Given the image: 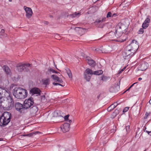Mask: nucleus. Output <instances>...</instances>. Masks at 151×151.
Masks as SVG:
<instances>
[{
    "label": "nucleus",
    "mask_w": 151,
    "mask_h": 151,
    "mask_svg": "<svg viewBox=\"0 0 151 151\" xmlns=\"http://www.w3.org/2000/svg\"><path fill=\"white\" fill-rule=\"evenodd\" d=\"M59 113L60 111H54L53 113V116L57 118L60 117L63 118V117L60 115V114H59Z\"/></svg>",
    "instance_id": "obj_20"
},
{
    "label": "nucleus",
    "mask_w": 151,
    "mask_h": 151,
    "mask_svg": "<svg viewBox=\"0 0 151 151\" xmlns=\"http://www.w3.org/2000/svg\"><path fill=\"white\" fill-rule=\"evenodd\" d=\"M3 68L4 69L7 75H10L11 74L10 70L8 66L5 65L3 67Z\"/></svg>",
    "instance_id": "obj_19"
},
{
    "label": "nucleus",
    "mask_w": 151,
    "mask_h": 151,
    "mask_svg": "<svg viewBox=\"0 0 151 151\" xmlns=\"http://www.w3.org/2000/svg\"><path fill=\"white\" fill-rule=\"evenodd\" d=\"M15 107L16 109L19 112H21L24 108L23 105L19 103H16L15 105Z\"/></svg>",
    "instance_id": "obj_13"
},
{
    "label": "nucleus",
    "mask_w": 151,
    "mask_h": 151,
    "mask_svg": "<svg viewBox=\"0 0 151 151\" xmlns=\"http://www.w3.org/2000/svg\"><path fill=\"white\" fill-rule=\"evenodd\" d=\"M51 78L53 81L55 82H57L59 83H62L63 81L61 79L58 77L57 75L53 74L51 75Z\"/></svg>",
    "instance_id": "obj_14"
},
{
    "label": "nucleus",
    "mask_w": 151,
    "mask_h": 151,
    "mask_svg": "<svg viewBox=\"0 0 151 151\" xmlns=\"http://www.w3.org/2000/svg\"><path fill=\"white\" fill-rule=\"evenodd\" d=\"M114 106L113 105L111 104L110 106H109L107 109V110L108 111H111L114 108Z\"/></svg>",
    "instance_id": "obj_29"
},
{
    "label": "nucleus",
    "mask_w": 151,
    "mask_h": 151,
    "mask_svg": "<svg viewBox=\"0 0 151 151\" xmlns=\"http://www.w3.org/2000/svg\"><path fill=\"white\" fill-rule=\"evenodd\" d=\"M6 107L8 110L12 109L13 107L14 103L13 99L10 96L7 97L6 101Z\"/></svg>",
    "instance_id": "obj_6"
},
{
    "label": "nucleus",
    "mask_w": 151,
    "mask_h": 151,
    "mask_svg": "<svg viewBox=\"0 0 151 151\" xmlns=\"http://www.w3.org/2000/svg\"><path fill=\"white\" fill-rule=\"evenodd\" d=\"M33 99L32 98L25 100L24 103L23 107L27 109L30 108L34 104Z\"/></svg>",
    "instance_id": "obj_5"
},
{
    "label": "nucleus",
    "mask_w": 151,
    "mask_h": 151,
    "mask_svg": "<svg viewBox=\"0 0 151 151\" xmlns=\"http://www.w3.org/2000/svg\"><path fill=\"white\" fill-rule=\"evenodd\" d=\"M139 47L137 41L133 40L131 43L127 46L123 53L124 58L125 59H128L131 58L136 52Z\"/></svg>",
    "instance_id": "obj_1"
},
{
    "label": "nucleus",
    "mask_w": 151,
    "mask_h": 151,
    "mask_svg": "<svg viewBox=\"0 0 151 151\" xmlns=\"http://www.w3.org/2000/svg\"><path fill=\"white\" fill-rule=\"evenodd\" d=\"M86 60L88 64L91 66L94 67L96 65V63L94 61L92 60L90 57H86Z\"/></svg>",
    "instance_id": "obj_12"
},
{
    "label": "nucleus",
    "mask_w": 151,
    "mask_h": 151,
    "mask_svg": "<svg viewBox=\"0 0 151 151\" xmlns=\"http://www.w3.org/2000/svg\"><path fill=\"white\" fill-rule=\"evenodd\" d=\"M30 65L29 64L19 63L17 66V70L19 71H22L23 70L27 71V68L29 67Z\"/></svg>",
    "instance_id": "obj_8"
},
{
    "label": "nucleus",
    "mask_w": 151,
    "mask_h": 151,
    "mask_svg": "<svg viewBox=\"0 0 151 151\" xmlns=\"http://www.w3.org/2000/svg\"><path fill=\"white\" fill-rule=\"evenodd\" d=\"M75 29L76 30H78L79 31H81L82 30H83V29H82L81 28H80L78 27H76L75 28Z\"/></svg>",
    "instance_id": "obj_34"
},
{
    "label": "nucleus",
    "mask_w": 151,
    "mask_h": 151,
    "mask_svg": "<svg viewBox=\"0 0 151 151\" xmlns=\"http://www.w3.org/2000/svg\"><path fill=\"white\" fill-rule=\"evenodd\" d=\"M69 116V115H68L66 116H65L64 117V119L67 121V120H68V117Z\"/></svg>",
    "instance_id": "obj_36"
},
{
    "label": "nucleus",
    "mask_w": 151,
    "mask_h": 151,
    "mask_svg": "<svg viewBox=\"0 0 151 151\" xmlns=\"http://www.w3.org/2000/svg\"><path fill=\"white\" fill-rule=\"evenodd\" d=\"M142 78H138V80L139 81H141V80H142Z\"/></svg>",
    "instance_id": "obj_45"
},
{
    "label": "nucleus",
    "mask_w": 151,
    "mask_h": 151,
    "mask_svg": "<svg viewBox=\"0 0 151 151\" xmlns=\"http://www.w3.org/2000/svg\"><path fill=\"white\" fill-rule=\"evenodd\" d=\"M48 22H46V24H48Z\"/></svg>",
    "instance_id": "obj_52"
},
{
    "label": "nucleus",
    "mask_w": 151,
    "mask_h": 151,
    "mask_svg": "<svg viewBox=\"0 0 151 151\" xmlns=\"http://www.w3.org/2000/svg\"><path fill=\"white\" fill-rule=\"evenodd\" d=\"M11 118V114L8 112H5L0 118V126L4 127L10 121Z\"/></svg>",
    "instance_id": "obj_4"
},
{
    "label": "nucleus",
    "mask_w": 151,
    "mask_h": 151,
    "mask_svg": "<svg viewBox=\"0 0 151 151\" xmlns=\"http://www.w3.org/2000/svg\"><path fill=\"white\" fill-rule=\"evenodd\" d=\"M126 68V67H124L123 68V69H124V70H125V69Z\"/></svg>",
    "instance_id": "obj_48"
},
{
    "label": "nucleus",
    "mask_w": 151,
    "mask_h": 151,
    "mask_svg": "<svg viewBox=\"0 0 151 151\" xmlns=\"http://www.w3.org/2000/svg\"><path fill=\"white\" fill-rule=\"evenodd\" d=\"M24 9L26 13V17L27 18L29 19L32 16L33 12L32 9L26 6L24 7Z\"/></svg>",
    "instance_id": "obj_9"
},
{
    "label": "nucleus",
    "mask_w": 151,
    "mask_h": 151,
    "mask_svg": "<svg viewBox=\"0 0 151 151\" xmlns=\"http://www.w3.org/2000/svg\"><path fill=\"white\" fill-rule=\"evenodd\" d=\"M123 72V71H122V70H120L119 71L118 73L119 74H120L122 72Z\"/></svg>",
    "instance_id": "obj_44"
},
{
    "label": "nucleus",
    "mask_w": 151,
    "mask_h": 151,
    "mask_svg": "<svg viewBox=\"0 0 151 151\" xmlns=\"http://www.w3.org/2000/svg\"><path fill=\"white\" fill-rule=\"evenodd\" d=\"M130 129V126H127L126 127V130L127 131V132H128V131H129Z\"/></svg>",
    "instance_id": "obj_37"
},
{
    "label": "nucleus",
    "mask_w": 151,
    "mask_h": 151,
    "mask_svg": "<svg viewBox=\"0 0 151 151\" xmlns=\"http://www.w3.org/2000/svg\"><path fill=\"white\" fill-rule=\"evenodd\" d=\"M5 30L2 29L0 31V36H2L4 37H6L7 36V35L5 33Z\"/></svg>",
    "instance_id": "obj_24"
},
{
    "label": "nucleus",
    "mask_w": 151,
    "mask_h": 151,
    "mask_svg": "<svg viewBox=\"0 0 151 151\" xmlns=\"http://www.w3.org/2000/svg\"><path fill=\"white\" fill-rule=\"evenodd\" d=\"M112 104L114 106V108H115L116 106H117V105L118 104L117 102H116L114 103L113 104Z\"/></svg>",
    "instance_id": "obj_39"
},
{
    "label": "nucleus",
    "mask_w": 151,
    "mask_h": 151,
    "mask_svg": "<svg viewBox=\"0 0 151 151\" xmlns=\"http://www.w3.org/2000/svg\"><path fill=\"white\" fill-rule=\"evenodd\" d=\"M149 103L151 104V99L149 101Z\"/></svg>",
    "instance_id": "obj_47"
},
{
    "label": "nucleus",
    "mask_w": 151,
    "mask_h": 151,
    "mask_svg": "<svg viewBox=\"0 0 151 151\" xmlns=\"http://www.w3.org/2000/svg\"><path fill=\"white\" fill-rule=\"evenodd\" d=\"M107 78L106 76H103L101 77L100 80L103 81H106L107 80Z\"/></svg>",
    "instance_id": "obj_30"
},
{
    "label": "nucleus",
    "mask_w": 151,
    "mask_h": 151,
    "mask_svg": "<svg viewBox=\"0 0 151 151\" xmlns=\"http://www.w3.org/2000/svg\"><path fill=\"white\" fill-rule=\"evenodd\" d=\"M150 114L149 113H146L145 114V115L144 116V119H146L147 118L148 116Z\"/></svg>",
    "instance_id": "obj_35"
},
{
    "label": "nucleus",
    "mask_w": 151,
    "mask_h": 151,
    "mask_svg": "<svg viewBox=\"0 0 151 151\" xmlns=\"http://www.w3.org/2000/svg\"><path fill=\"white\" fill-rule=\"evenodd\" d=\"M2 140L3 139H2V138H0V141H1V140Z\"/></svg>",
    "instance_id": "obj_49"
},
{
    "label": "nucleus",
    "mask_w": 151,
    "mask_h": 151,
    "mask_svg": "<svg viewBox=\"0 0 151 151\" xmlns=\"http://www.w3.org/2000/svg\"><path fill=\"white\" fill-rule=\"evenodd\" d=\"M46 73L47 74H49L52 73L57 74L58 73V72L55 70L53 68H48Z\"/></svg>",
    "instance_id": "obj_18"
},
{
    "label": "nucleus",
    "mask_w": 151,
    "mask_h": 151,
    "mask_svg": "<svg viewBox=\"0 0 151 151\" xmlns=\"http://www.w3.org/2000/svg\"><path fill=\"white\" fill-rule=\"evenodd\" d=\"M129 108L128 107H125L123 110V112L124 113L127 112L129 110Z\"/></svg>",
    "instance_id": "obj_32"
},
{
    "label": "nucleus",
    "mask_w": 151,
    "mask_h": 151,
    "mask_svg": "<svg viewBox=\"0 0 151 151\" xmlns=\"http://www.w3.org/2000/svg\"><path fill=\"white\" fill-rule=\"evenodd\" d=\"M109 91L111 92H115L117 91L116 88L114 86H112L109 88Z\"/></svg>",
    "instance_id": "obj_27"
},
{
    "label": "nucleus",
    "mask_w": 151,
    "mask_h": 151,
    "mask_svg": "<svg viewBox=\"0 0 151 151\" xmlns=\"http://www.w3.org/2000/svg\"><path fill=\"white\" fill-rule=\"evenodd\" d=\"M122 71H123L124 70V69H123V68L122 69Z\"/></svg>",
    "instance_id": "obj_50"
},
{
    "label": "nucleus",
    "mask_w": 151,
    "mask_h": 151,
    "mask_svg": "<svg viewBox=\"0 0 151 151\" xmlns=\"http://www.w3.org/2000/svg\"><path fill=\"white\" fill-rule=\"evenodd\" d=\"M148 66L147 63L146 62L143 63L139 66V70L142 71H145L147 68Z\"/></svg>",
    "instance_id": "obj_11"
},
{
    "label": "nucleus",
    "mask_w": 151,
    "mask_h": 151,
    "mask_svg": "<svg viewBox=\"0 0 151 151\" xmlns=\"http://www.w3.org/2000/svg\"><path fill=\"white\" fill-rule=\"evenodd\" d=\"M112 14L111 12H109L107 14L106 17L108 18L109 17H112Z\"/></svg>",
    "instance_id": "obj_31"
},
{
    "label": "nucleus",
    "mask_w": 151,
    "mask_h": 151,
    "mask_svg": "<svg viewBox=\"0 0 151 151\" xmlns=\"http://www.w3.org/2000/svg\"><path fill=\"white\" fill-rule=\"evenodd\" d=\"M81 15V13L79 12H76L72 14L71 16L73 18H78Z\"/></svg>",
    "instance_id": "obj_21"
},
{
    "label": "nucleus",
    "mask_w": 151,
    "mask_h": 151,
    "mask_svg": "<svg viewBox=\"0 0 151 151\" xmlns=\"http://www.w3.org/2000/svg\"><path fill=\"white\" fill-rule=\"evenodd\" d=\"M53 84L55 86H57V85H60L62 86L60 84L55 83H53Z\"/></svg>",
    "instance_id": "obj_40"
},
{
    "label": "nucleus",
    "mask_w": 151,
    "mask_h": 151,
    "mask_svg": "<svg viewBox=\"0 0 151 151\" xmlns=\"http://www.w3.org/2000/svg\"><path fill=\"white\" fill-rule=\"evenodd\" d=\"M12 94L16 98L22 99L27 97L28 92L25 89L21 87H16L13 89Z\"/></svg>",
    "instance_id": "obj_3"
},
{
    "label": "nucleus",
    "mask_w": 151,
    "mask_h": 151,
    "mask_svg": "<svg viewBox=\"0 0 151 151\" xmlns=\"http://www.w3.org/2000/svg\"><path fill=\"white\" fill-rule=\"evenodd\" d=\"M42 81L43 84L45 85H47L49 84L50 80L49 78L44 79L42 80Z\"/></svg>",
    "instance_id": "obj_26"
},
{
    "label": "nucleus",
    "mask_w": 151,
    "mask_h": 151,
    "mask_svg": "<svg viewBox=\"0 0 151 151\" xmlns=\"http://www.w3.org/2000/svg\"><path fill=\"white\" fill-rule=\"evenodd\" d=\"M143 29V28L140 29L139 31V34H142L144 32Z\"/></svg>",
    "instance_id": "obj_33"
},
{
    "label": "nucleus",
    "mask_w": 151,
    "mask_h": 151,
    "mask_svg": "<svg viewBox=\"0 0 151 151\" xmlns=\"http://www.w3.org/2000/svg\"><path fill=\"white\" fill-rule=\"evenodd\" d=\"M65 70L69 78H72V76L70 70L68 68L65 69Z\"/></svg>",
    "instance_id": "obj_23"
},
{
    "label": "nucleus",
    "mask_w": 151,
    "mask_h": 151,
    "mask_svg": "<svg viewBox=\"0 0 151 151\" xmlns=\"http://www.w3.org/2000/svg\"><path fill=\"white\" fill-rule=\"evenodd\" d=\"M93 72L89 68H87L84 73V78L87 81H89L91 79V75L93 74Z\"/></svg>",
    "instance_id": "obj_7"
},
{
    "label": "nucleus",
    "mask_w": 151,
    "mask_h": 151,
    "mask_svg": "<svg viewBox=\"0 0 151 151\" xmlns=\"http://www.w3.org/2000/svg\"><path fill=\"white\" fill-rule=\"evenodd\" d=\"M128 25L125 23H119L116 26L115 32H110V35L112 38H119L123 33H125L128 28Z\"/></svg>",
    "instance_id": "obj_2"
},
{
    "label": "nucleus",
    "mask_w": 151,
    "mask_h": 151,
    "mask_svg": "<svg viewBox=\"0 0 151 151\" xmlns=\"http://www.w3.org/2000/svg\"><path fill=\"white\" fill-rule=\"evenodd\" d=\"M38 111V108L36 106H34L31 108L30 110L31 114L34 115H36L37 112Z\"/></svg>",
    "instance_id": "obj_17"
},
{
    "label": "nucleus",
    "mask_w": 151,
    "mask_h": 151,
    "mask_svg": "<svg viewBox=\"0 0 151 151\" xmlns=\"http://www.w3.org/2000/svg\"><path fill=\"white\" fill-rule=\"evenodd\" d=\"M103 73V71L102 70H99L94 71L93 74L96 75H99L102 74Z\"/></svg>",
    "instance_id": "obj_25"
},
{
    "label": "nucleus",
    "mask_w": 151,
    "mask_h": 151,
    "mask_svg": "<svg viewBox=\"0 0 151 151\" xmlns=\"http://www.w3.org/2000/svg\"><path fill=\"white\" fill-rule=\"evenodd\" d=\"M70 126L69 124L67 123H65L61 126V129L63 132H67L70 129Z\"/></svg>",
    "instance_id": "obj_10"
},
{
    "label": "nucleus",
    "mask_w": 151,
    "mask_h": 151,
    "mask_svg": "<svg viewBox=\"0 0 151 151\" xmlns=\"http://www.w3.org/2000/svg\"><path fill=\"white\" fill-rule=\"evenodd\" d=\"M57 70H59L58 69V68H57Z\"/></svg>",
    "instance_id": "obj_54"
},
{
    "label": "nucleus",
    "mask_w": 151,
    "mask_h": 151,
    "mask_svg": "<svg viewBox=\"0 0 151 151\" xmlns=\"http://www.w3.org/2000/svg\"><path fill=\"white\" fill-rule=\"evenodd\" d=\"M118 15L117 14L114 13L112 14V17H115L117 16Z\"/></svg>",
    "instance_id": "obj_38"
},
{
    "label": "nucleus",
    "mask_w": 151,
    "mask_h": 151,
    "mask_svg": "<svg viewBox=\"0 0 151 151\" xmlns=\"http://www.w3.org/2000/svg\"><path fill=\"white\" fill-rule=\"evenodd\" d=\"M30 92L32 94H37V95H40L41 92L39 88H34L32 89Z\"/></svg>",
    "instance_id": "obj_16"
},
{
    "label": "nucleus",
    "mask_w": 151,
    "mask_h": 151,
    "mask_svg": "<svg viewBox=\"0 0 151 151\" xmlns=\"http://www.w3.org/2000/svg\"><path fill=\"white\" fill-rule=\"evenodd\" d=\"M150 22V19L148 18H147L142 24V27L144 29L147 28L149 26Z\"/></svg>",
    "instance_id": "obj_15"
},
{
    "label": "nucleus",
    "mask_w": 151,
    "mask_h": 151,
    "mask_svg": "<svg viewBox=\"0 0 151 151\" xmlns=\"http://www.w3.org/2000/svg\"><path fill=\"white\" fill-rule=\"evenodd\" d=\"M135 84V83H134L131 86H130V87L129 88V89H130V88H131Z\"/></svg>",
    "instance_id": "obj_41"
},
{
    "label": "nucleus",
    "mask_w": 151,
    "mask_h": 151,
    "mask_svg": "<svg viewBox=\"0 0 151 151\" xmlns=\"http://www.w3.org/2000/svg\"><path fill=\"white\" fill-rule=\"evenodd\" d=\"M9 2H11L13 0H8Z\"/></svg>",
    "instance_id": "obj_46"
},
{
    "label": "nucleus",
    "mask_w": 151,
    "mask_h": 151,
    "mask_svg": "<svg viewBox=\"0 0 151 151\" xmlns=\"http://www.w3.org/2000/svg\"><path fill=\"white\" fill-rule=\"evenodd\" d=\"M38 132H35V133H31L29 134H23L21 135V136L22 137H31L34 134H35L37 133Z\"/></svg>",
    "instance_id": "obj_22"
},
{
    "label": "nucleus",
    "mask_w": 151,
    "mask_h": 151,
    "mask_svg": "<svg viewBox=\"0 0 151 151\" xmlns=\"http://www.w3.org/2000/svg\"><path fill=\"white\" fill-rule=\"evenodd\" d=\"M13 85H12V86H12L13 87Z\"/></svg>",
    "instance_id": "obj_53"
},
{
    "label": "nucleus",
    "mask_w": 151,
    "mask_h": 151,
    "mask_svg": "<svg viewBox=\"0 0 151 151\" xmlns=\"http://www.w3.org/2000/svg\"><path fill=\"white\" fill-rule=\"evenodd\" d=\"M146 132L148 134H150L151 133V131H146Z\"/></svg>",
    "instance_id": "obj_43"
},
{
    "label": "nucleus",
    "mask_w": 151,
    "mask_h": 151,
    "mask_svg": "<svg viewBox=\"0 0 151 151\" xmlns=\"http://www.w3.org/2000/svg\"><path fill=\"white\" fill-rule=\"evenodd\" d=\"M67 122H68L69 123H71L72 122V121L70 120H67Z\"/></svg>",
    "instance_id": "obj_42"
},
{
    "label": "nucleus",
    "mask_w": 151,
    "mask_h": 151,
    "mask_svg": "<svg viewBox=\"0 0 151 151\" xmlns=\"http://www.w3.org/2000/svg\"><path fill=\"white\" fill-rule=\"evenodd\" d=\"M129 88L128 89H127L126 90V91H128V90H129Z\"/></svg>",
    "instance_id": "obj_51"
},
{
    "label": "nucleus",
    "mask_w": 151,
    "mask_h": 151,
    "mask_svg": "<svg viewBox=\"0 0 151 151\" xmlns=\"http://www.w3.org/2000/svg\"><path fill=\"white\" fill-rule=\"evenodd\" d=\"M106 19V18H104V19H99L96 20V21L95 22L97 23H101L104 21H105V19Z\"/></svg>",
    "instance_id": "obj_28"
}]
</instances>
